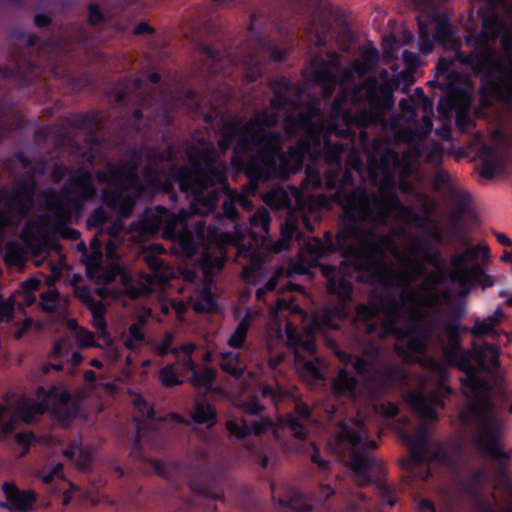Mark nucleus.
Returning a JSON list of instances; mask_svg holds the SVG:
<instances>
[{"label": "nucleus", "instance_id": "nucleus-1", "mask_svg": "<svg viewBox=\"0 0 512 512\" xmlns=\"http://www.w3.org/2000/svg\"><path fill=\"white\" fill-rule=\"evenodd\" d=\"M336 199L347 223L336 235L325 231L323 239H309L292 264L291 271L298 275H310L312 269L319 267L327 282V292L346 305L352 299V282L342 270L329 264L321 265L319 260L338 252L343 263L358 273L359 282L394 286V274L384 262L387 251L395 246L393 238L389 235L376 236L363 225L386 224L391 212L396 211L403 202L397 190L382 192L378 197L370 194L364 186H357L351 191L340 188L336 191Z\"/></svg>", "mask_w": 512, "mask_h": 512}, {"label": "nucleus", "instance_id": "nucleus-2", "mask_svg": "<svg viewBox=\"0 0 512 512\" xmlns=\"http://www.w3.org/2000/svg\"><path fill=\"white\" fill-rule=\"evenodd\" d=\"M449 360L456 359L457 367L464 372L460 378L470 399L468 406L460 412L463 424L473 418L480 420V433L474 437L476 449L494 463L497 478L509 476V460L512 452L506 450L502 437L506 432V419L498 413L503 411L512 394L506 371L501 367L500 354H444Z\"/></svg>", "mask_w": 512, "mask_h": 512}, {"label": "nucleus", "instance_id": "nucleus-3", "mask_svg": "<svg viewBox=\"0 0 512 512\" xmlns=\"http://www.w3.org/2000/svg\"><path fill=\"white\" fill-rule=\"evenodd\" d=\"M201 148L190 146L187 150L188 164L177 169L179 189L191 193V212L205 216L213 212L222 195L216 186L228 185L227 167L219 158L214 145L204 138L199 140Z\"/></svg>", "mask_w": 512, "mask_h": 512}, {"label": "nucleus", "instance_id": "nucleus-4", "mask_svg": "<svg viewBox=\"0 0 512 512\" xmlns=\"http://www.w3.org/2000/svg\"><path fill=\"white\" fill-rule=\"evenodd\" d=\"M12 39L24 41L28 56H15L9 66L0 67L2 77L14 82L24 89L39 79L71 78L68 69L59 56V51L70 53L64 40L54 41L47 38L43 41L35 33L27 34L23 28H16L10 34Z\"/></svg>", "mask_w": 512, "mask_h": 512}, {"label": "nucleus", "instance_id": "nucleus-5", "mask_svg": "<svg viewBox=\"0 0 512 512\" xmlns=\"http://www.w3.org/2000/svg\"><path fill=\"white\" fill-rule=\"evenodd\" d=\"M416 299V293L406 288L400 293L399 299L393 295L389 296L385 331L393 333L401 341H407L409 352H428L427 345L431 341L446 342L443 329L445 321L442 322L440 319L446 312L443 309L435 310L428 323L424 324L423 314L415 305ZM393 352L407 351L396 346Z\"/></svg>", "mask_w": 512, "mask_h": 512}, {"label": "nucleus", "instance_id": "nucleus-6", "mask_svg": "<svg viewBox=\"0 0 512 512\" xmlns=\"http://www.w3.org/2000/svg\"><path fill=\"white\" fill-rule=\"evenodd\" d=\"M481 19V30L469 31L465 37V44L470 48L469 52L459 51L457 60L470 68L472 73L482 79L490 77L498 71L494 66L482 64V59L487 53L492 54L496 61H502L497 56L495 43L500 39L501 48L507 54L508 61L512 55V23L509 25L499 14L498 9L493 7H481L477 11Z\"/></svg>", "mask_w": 512, "mask_h": 512}, {"label": "nucleus", "instance_id": "nucleus-7", "mask_svg": "<svg viewBox=\"0 0 512 512\" xmlns=\"http://www.w3.org/2000/svg\"><path fill=\"white\" fill-rule=\"evenodd\" d=\"M397 85L395 80L389 78L382 83H379L375 77L367 79L362 87L365 90L364 100L368 108L355 112L350 108L348 114H345L339 123L329 125V133L354 143L357 136L355 129H361L359 135L366 140L368 135L364 129L378 122L386 111L394 107V90Z\"/></svg>", "mask_w": 512, "mask_h": 512}, {"label": "nucleus", "instance_id": "nucleus-8", "mask_svg": "<svg viewBox=\"0 0 512 512\" xmlns=\"http://www.w3.org/2000/svg\"><path fill=\"white\" fill-rule=\"evenodd\" d=\"M365 433L363 421H357L355 427L341 421L339 433L335 439V452L341 454L345 445L350 448L349 467L359 479L360 484L368 486L373 478L380 477L382 462L371 452L378 447V443L364 436Z\"/></svg>", "mask_w": 512, "mask_h": 512}, {"label": "nucleus", "instance_id": "nucleus-9", "mask_svg": "<svg viewBox=\"0 0 512 512\" xmlns=\"http://www.w3.org/2000/svg\"><path fill=\"white\" fill-rule=\"evenodd\" d=\"M503 317L504 311L499 306L492 315L482 320L476 318L472 328L463 326L459 317L445 321L443 329L447 347L441 352H500L499 346L493 342H485V348L482 349L475 341L486 338L495 340L498 336V325Z\"/></svg>", "mask_w": 512, "mask_h": 512}, {"label": "nucleus", "instance_id": "nucleus-10", "mask_svg": "<svg viewBox=\"0 0 512 512\" xmlns=\"http://www.w3.org/2000/svg\"><path fill=\"white\" fill-rule=\"evenodd\" d=\"M97 194L93 174L84 167L73 169L60 190L45 193L47 208L54 216L66 220L82 211L84 204Z\"/></svg>", "mask_w": 512, "mask_h": 512}, {"label": "nucleus", "instance_id": "nucleus-11", "mask_svg": "<svg viewBox=\"0 0 512 512\" xmlns=\"http://www.w3.org/2000/svg\"><path fill=\"white\" fill-rule=\"evenodd\" d=\"M230 163L253 184L277 179L275 161L266 150H256L244 132L239 134L232 148Z\"/></svg>", "mask_w": 512, "mask_h": 512}, {"label": "nucleus", "instance_id": "nucleus-12", "mask_svg": "<svg viewBox=\"0 0 512 512\" xmlns=\"http://www.w3.org/2000/svg\"><path fill=\"white\" fill-rule=\"evenodd\" d=\"M270 89L272 91V98L270 99V106L276 112L268 110H261L257 112L249 121L248 128L253 126L273 127L278 123L279 111H294L299 106V101L302 93L301 87L293 83L290 79L282 76L270 82Z\"/></svg>", "mask_w": 512, "mask_h": 512}, {"label": "nucleus", "instance_id": "nucleus-13", "mask_svg": "<svg viewBox=\"0 0 512 512\" xmlns=\"http://www.w3.org/2000/svg\"><path fill=\"white\" fill-rule=\"evenodd\" d=\"M190 217L191 213L187 211L172 214L165 221L155 214H145L139 225L143 234L161 231L164 239L177 242L185 251H194V235L188 224Z\"/></svg>", "mask_w": 512, "mask_h": 512}, {"label": "nucleus", "instance_id": "nucleus-14", "mask_svg": "<svg viewBox=\"0 0 512 512\" xmlns=\"http://www.w3.org/2000/svg\"><path fill=\"white\" fill-rule=\"evenodd\" d=\"M482 64L494 66L498 71L482 79L479 86V102L484 108H490L495 102L512 105V55L510 66L502 61L493 59L492 54L487 53L482 59Z\"/></svg>", "mask_w": 512, "mask_h": 512}, {"label": "nucleus", "instance_id": "nucleus-15", "mask_svg": "<svg viewBox=\"0 0 512 512\" xmlns=\"http://www.w3.org/2000/svg\"><path fill=\"white\" fill-rule=\"evenodd\" d=\"M455 27L445 13H435L426 21H418L419 49L423 54H429L434 44L453 50L456 55L460 49V42L453 39Z\"/></svg>", "mask_w": 512, "mask_h": 512}, {"label": "nucleus", "instance_id": "nucleus-16", "mask_svg": "<svg viewBox=\"0 0 512 512\" xmlns=\"http://www.w3.org/2000/svg\"><path fill=\"white\" fill-rule=\"evenodd\" d=\"M242 132L248 136L256 150H266L275 161L277 179H286L297 173V169L293 168L287 155L281 151L279 132L267 131L263 127L257 126L249 129L248 121L242 124Z\"/></svg>", "mask_w": 512, "mask_h": 512}, {"label": "nucleus", "instance_id": "nucleus-17", "mask_svg": "<svg viewBox=\"0 0 512 512\" xmlns=\"http://www.w3.org/2000/svg\"><path fill=\"white\" fill-rule=\"evenodd\" d=\"M463 244L467 246L465 251L454 254L450 259L452 269L449 272V279L457 283L462 288V294L470 292L475 277L483 274V270L478 265L469 268L468 263L475 261L481 255L484 259L489 258L490 249L488 245L471 246L467 239L463 238Z\"/></svg>", "mask_w": 512, "mask_h": 512}, {"label": "nucleus", "instance_id": "nucleus-18", "mask_svg": "<svg viewBox=\"0 0 512 512\" xmlns=\"http://www.w3.org/2000/svg\"><path fill=\"white\" fill-rule=\"evenodd\" d=\"M110 184L101 192L102 202L122 217H129L136 204V198L127 187V172L118 164L109 163Z\"/></svg>", "mask_w": 512, "mask_h": 512}, {"label": "nucleus", "instance_id": "nucleus-19", "mask_svg": "<svg viewBox=\"0 0 512 512\" xmlns=\"http://www.w3.org/2000/svg\"><path fill=\"white\" fill-rule=\"evenodd\" d=\"M273 427V421L268 417L248 420L246 418H235L226 422V429L231 436L245 441L246 450L253 457L254 461L262 468L268 465V457L262 447L246 440L249 435L261 436Z\"/></svg>", "mask_w": 512, "mask_h": 512}, {"label": "nucleus", "instance_id": "nucleus-20", "mask_svg": "<svg viewBox=\"0 0 512 512\" xmlns=\"http://www.w3.org/2000/svg\"><path fill=\"white\" fill-rule=\"evenodd\" d=\"M431 363L435 370L439 372L441 381L436 390L430 392L428 395L422 393L410 395L409 403L422 420L434 422L438 420L436 407L443 408L445 406V398L452 394V389L444 382L446 371L443 366L433 359Z\"/></svg>", "mask_w": 512, "mask_h": 512}, {"label": "nucleus", "instance_id": "nucleus-21", "mask_svg": "<svg viewBox=\"0 0 512 512\" xmlns=\"http://www.w3.org/2000/svg\"><path fill=\"white\" fill-rule=\"evenodd\" d=\"M37 396L47 403L48 411L63 423H70L75 418L76 407L71 393L63 387H52L48 391L44 387L37 388Z\"/></svg>", "mask_w": 512, "mask_h": 512}, {"label": "nucleus", "instance_id": "nucleus-22", "mask_svg": "<svg viewBox=\"0 0 512 512\" xmlns=\"http://www.w3.org/2000/svg\"><path fill=\"white\" fill-rule=\"evenodd\" d=\"M190 488L207 500V512H215L217 506L214 501L222 500L224 496L219 476L211 468H203L194 472L190 478Z\"/></svg>", "mask_w": 512, "mask_h": 512}, {"label": "nucleus", "instance_id": "nucleus-23", "mask_svg": "<svg viewBox=\"0 0 512 512\" xmlns=\"http://www.w3.org/2000/svg\"><path fill=\"white\" fill-rule=\"evenodd\" d=\"M133 405L135 409L138 411L140 416L134 417V422L136 423V434L134 440V448L140 444L143 438V430L146 425V420L165 422L167 420H171L173 422L179 424H188V421L181 414L176 412H170L164 416H156L155 410L153 406H151L148 401L141 395L135 394L133 398Z\"/></svg>", "mask_w": 512, "mask_h": 512}, {"label": "nucleus", "instance_id": "nucleus-24", "mask_svg": "<svg viewBox=\"0 0 512 512\" xmlns=\"http://www.w3.org/2000/svg\"><path fill=\"white\" fill-rule=\"evenodd\" d=\"M303 135L296 144L289 147L287 157L297 172L303 165L304 158L311 153L313 147H320L322 138V126L311 122L303 131Z\"/></svg>", "mask_w": 512, "mask_h": 512}, {"label": "nucleus", "instance_id": "nucleus-25", "mask_svg": "<svg viewBox=\"0 0 512 512\" xmlns=\"http://www.w3.org/2000/svg\"><path fill=\"white\" fill-rule=\"evenodd\" d=\"M165 249L161 244L153 243L143 251V259L150 270V278L159 284H166L174 277L173 267L166 262L162 255Z\"/></svg>", "mask_w": 512, "mask_h": 512}, {"label": "nucleus", "instance_id": "nucleus-26", "mask_svg": "<svg viewBox=\"0 0 512 512\" xmlns=\"http://www.w3.org/2000/svg\"><path fill=\"white\" fill-rule=\"evenodd\" d=\"M312 411L308 404L297 401L294 407V413L283 415L279 422L288 432L298 440H305L308 436L306 424L311 421Z\"/></svg>", "mask_w": 512, "mask_h": 512}, {"label": "nucleus", "instance_id": "nucleus-27", "mask_svg": "<svg viewBox=\"0 0 512 512\" xmlns=\"http://www.w3.org/2000/svg\"><path fill=\"white\" fill-rule=\"evenodd\" d=\"M184 367L190 374L187 380L197 389H204L206 392H215L214 383L217 377V370L207 365H198L192 359L193 354H183Z\"/></svg>", "mask_w": 512, "mask_h": 512}, {"label": "nucleus", "instance_id": "nucleus-28", "mask_svg": "<svg viewBox=\"0 0 512 512\" xmlns=\"http://www.w3.org/2000/svg\"><path fill=\"white\" fill-rule=\"evenodd\" d=\"M318 323L314 322L303 328L301 331L291 322L285 325L286 344L293 349V352H299V348H303L304 352H317L315 345V332Z\"/></svg>", "mask_w": 512, "mask_h": 512}, {"label": "nucleus", "instance_id": "nucleus-29", "mask_svg": "<svg viewBox=\"0 0 512 512\" xmlns=\"http://www.w3.org/2000/svg\"><path fill=\"white\" fill-rule=\"evenodd\" d=\"M3 492L11 511L31 512L35 509L37 495L31 490H21L13 483H4Z\"/></svg>", "mask_w": 512, "mask_h": 512}, {"label": "nucleus", "instance_id": "nucleus-30", "mask_svg": "<svg viewBox=\"0 0 512 512\" xmlns=\"http://www.w3.org/2000/svg\"><path fill=\"white\" fill-rule=\"evenodd\" d=\"M127 160L120 163L124 170L127 172V187L131 188L137 196L141 195L143 190L141 177L139 175V168L144 157V147L133 146L127 152Z\"/></svg>", "mask_w": 512, "mask_h": 512}, {"label": "nucleus", "instance_id": "nucleus-31", "mask_svg": "<svg viewBox=\"0 0 512 512\" xmlns=\"http://www.w3.org/2000/svg\"><path fill=\"white\" fill-rule=\"evenodd\" d=\"M300 375L307 381L317 384L326 379V364L320 358L305 360L306 354H293Z\"/></svg>", "mask_w": 512, "mask_h": 512}, {"label": "nucleus", "instance_id": "nucleus-32", "mask_svg": "<svg viewBox=\"0 0 512 512\" xmlns=\"http://www.w3.org/2000/svg\"><path fill=\"white\" fill-rule=\"evenodd\" d=\"M47 411L48 406L47 403H43V398L40 402H37L23 396L16 403L14 415L19 421L32 424L37 420L38 416L47 413Z\"/></svg>", "mask_w": 512, "mask_h": 512}, {"label": "nucleus", "instance_id": "nucleus-33", "mask_svg": "<svg viewBox=\"0 0 512 512\" xmlns=\"http://www.w3.org/2000/svg\"><path fill=\"white\" fill-rule=\"evenodd\" d=\"M379 313V306L375 302L359 304L355 310V322L359 327H363L368 334H374L378 331Z\"/></svg>", "mask_w": 512, "mask_h": 512}, {"label": "nucleus", "instance_id": "nucleus-34", "mask_svg": "<svg viewBox=\"0 0 512 512\" xmlns=\"http://www.w3.org/2000/svg\"><path fill=\"white\" fill-rule=\"evenodd\" d=\"M483 158L481 161L480 176L485 179H493L503 166V160L498 150L489 145L482 148Z\"/></svg>", "mask_w": 512, "mask_h": 512}, {"label": "nucleus", "instance_id": "nucleus-35", "mask_svg": "<svg viewBox=\"0 0 512 512\" xmlns=\"http://www.w3.org/2000/svg\"><path fill=\"white\" fill-rule=\"evenodd\" d=\"M311 80L323 88L324 96L330 97L335 86L338 84V77L327 62H322L311 73Z\"/></svg>", "mask_w": 512, "mask_h": 512}, {"label": "nucleus", "instance_id": "nucleus-36", "mask_svg": "<svg viewBox=\"0 0 512 512\" xmlns=\"http://www.w3.org/2000/svg\"><path fill=\"white\" fill-rule=\"evenodd\" d=\"M358 379L345 369H340L337 377L332 383V392L337 397H356Z\"/></svg>", "mask_w": 512, "mask_h": 512}, {"label": "nucleus", "instance_id": "nucleus-37", "mask_svg": "<svg viewBox=\"0 0 512 512\" xmlns=\"http://www.w3.org/2000/svg\"><path fill=\"white\" fill-rule=\"evenodd\" d=\"M190 416L194 423L205 425L208 429L214 427L218 421L215 406L207 401H196Z\"/></svg>", "mask_w": 512, "mask_h": 512}, {"label": "nucleus", "instance_id": "nucleus-38", "mask_svg": "<svg viewBox=\"0 0 512 512\" xmlns=\"http://www.w3.org/2000/svg\"><path fill=\"white\" fill-rule=\"evenodd\" d=\"M446 102L452 110H469L472 96L468 89L449 82L447 84Z\"/></svg>", "mask_w": 512, "mask_h": 512}, {"label": "nucleus", "instance_id": "nucleus-39", "mask_svg": "<svg viewBox=\"0 0 512 512\" xmlns=\"http://www.w3.org/2000/svg\"><path fill=\"white\" fill-rule=\"evenodd\" d=\"M4 194V201L8 200V206H18L23 212H27L33 205L34 192L21 186L9 191L1 189Z\"/></svg>", "mask_w": 512, "mask_h": 512}, {"label": "nucleus", "instance_id": "nucleus-40", "mask_svg": "<svg viewBox=\"0 0 512 512\" xmlns=\"http://www.w3.org/2000/svg\"><path fill=\"white\" fill-rule=\"evenodd\" d=\"M98 123V114L95 111L73 114L68 121L70 127L85 131L89 135H94Z\"/></svg>", "mask_w": 512, "mask_h": 512}, {"label": "nucleus", "instance_id": "nucleus-41", "mask_svg": "<svg viewBox=\"0 0 512 512\" xmlns=\"http://www.w3.org/2000/svg\"><path fill=\"white\" fill-rule=\"evenodd\" d=\"M201 53L205 57V64L209 73L218 75L223 72L228 60L224 59L223 53L209 45L201 46Z\"/></svg>", "mask_w": 512, "mask_h": 512}, {"label": "nucleus", "instance_id": "nucleus-42", "mask_svg": "<svg viewBox=\"0 0 512 512\" xmlns=\"http://www.w3.org/2000/svg\"><path fill=\"white\" fill-rule=\"evenodd\" d=\"M221 360H220V367L221 369L229 374L230 376L234 377L235 379H239L243 376L246 365L244 361L241 359V356L243 354H220Z\"/></svg>", "mask_w": 512, "mask_h": 512}, {"label": "nucleus", "instance_id": "nucleus-43", "mask_svg": "<svg viewBox=\"0 0 512 512\" xmlns=\"http://www.w3.org/2000/svg\"><path fill=\"white\" fill-rule=\"evenodd\" d=\"M281 238L277 242L278 250H287L290 248L293 238L300 239L302 232L295 220L287 219L281 224Z\"/></svg>", "mask_w": 512, "mask_h": 512}, {"label": "nucleus", "instance_id": "nucleus-44", "mask_svg": "<svg viewBox=\"0 0 512 512\" xmlns=\"http://www.w3.org/2000/svg\"><path fill=\"white\" fill-rule=\"evenodd\" d=\"M450 199L455 205V215H453L452 218L455 219L456 222H459L462 216L468 211L471 197L465 191L451 188Z\"/></svg>", "mask_w": 512, "mask_h": 512}, {"label": "nucleus", "instance_id": "nucleus-45", "mask_svg": "<svg viewBox=\"0 0 512 512\" xmlns=\"http://www.w3.org/2000/svg\"><path fill=\"white\" fill-rule=\"evenodd\" d=\"M250 324L251 314L247 313L238 323L235 331L231 334L228 340V344L231 348L240 349L243 347Z\"/></svg>", "mask_w": 512, "mask_h": 512}, {"label": "nucleus", "instance_id": "nucleus-46", "mask_svg": "<svg viewBox=\"0 0 512 512\" xmlns=\"http://www.w3.org/2000/svg\"><path fill=\"white\" fill-rule=\"evenodd\" d=\"M177 100L185 106L191 114H198L201 111V100L198 92L194 89L179 91Z\"/></svg>", "mask_w": 512, "mask_h": 512}, {"label": "nucleus", "instance_id": "nucleus-47", "mask_svg": "<svg viewBox=\"0 0 512 512\" xmlns=\"http://www.w3.org/2000/svg\"><path fill=\"white\" fill-rule=\"evenodd\" d=\"M222 126L219 131V137L235 145L239 134L242 132V123L238 119H221Z\"/></svg>", "mask_w": 512, "mask_h": 512}, {"label": "nucleus", "instance_id": "nucleus-48", "mask_svg": "<svg viewBox=\"0 0 512 512\" xmlns=\"http://www.w3.org/2000/svg\"><path fill=\"white\" fill-rule=\"evenodd\" d=\"M396 211L401 220L407 223H414L419 228H424L428 222H431L429 217L421 216L412 206L405 205L404 203Z\"/></svg>", "mask_w": 512, "mask_h": 512}, {"label": "nucleus", "instance_id": "nucleus-49", "mask_svg": "<svg viewBox=\"0 0 512 512\" xmlns=\"http://www.w3.org/2000/svg\"><path fill=\"white\" fill-rule=\"evenodd\" d=\"M362 61L356 63L355 71L359 75H365L376 67L379 61V52L376 48H369L363 51Z\"/></svg>", "mask_w": 512, "mask_h": 512}, {"label": "nucleus", "instance_id": "nucleus-50", "mask_svg": "<svg viewBox=\"0 0 512 512\" xmlns=\"http://www.w3.org/2000/svg\"><path fill=\"white\" fill-rule=\"evenodd\" d=\"M161 170L159 167L144 166L141 171V182L143 190L141 194H144L147 189L153 190L154 187L160 185Z\"/></svg>", "mask_w": 512, "mask_h": 512}, {"label": "nucleus", "instance_id": "nucleus-51", "mask_svg": "<svg viewBox=\"0 0 512 512\" xmlns=\"http://www.w3.org/2000/svg\"><path fill=\"white\" fill-rule=\"evenodd\" d=\"M349 100V94L346 91L339 92L331 103V114L333 117L332 123H339L340 119L348 114L350 108L346 107V104Z\"/></svg>", "mask_w": 512, "mask_h": 512}, {"label": "nucleus", "instance_id": "nucleus-52", "mask_svg": "<svg viewBox=\"0 0 512 512\" xmlns=\"http://www.w3.org/2000/svg\"><path fill=\"white\" fill-rule=\"evenodd\" d=\"M487 477V471L485 468L480 467L472 471L467 481L464 483V492L468 495H476L478 488L482 485Z\"/></svg>", "mask_w": 512, "mask_h": 512}, {"label": "nucleus", "instance_id": "nucleus-53", "mask_svg": "<svg viewBox=\"0 0 512 512\" xmlns=\"http://www.w3.org/2000/svg\"><path fill=\"white\" fill-rule=\"evenodd\" d=\"M345 151V146L341 143H330L325 140V144L322 150L325 161L331 165H340L342 154Z\"/></svg>", "mask_w": 512, "mask_h": 512}, {"label": "nucleus", "instance_id": "nucleus-54", "mask_svg": "<svg viewBox=\"0 0 512 512\" xmlns=\"http://www.w3.org/2000/svg\"><path fill=\"white\" fill-rule=\"evenodd\" d=\"M261 396L269 399L273 404L278 405L285 398L290 396V392L282 388L278 383L274 385L265 384L261 387Z\"/></svg>", "mask_w": 512, "mask_h": 512}, {"label": "nucleus", "instance_id": "nucleus-55", "mask_svg": "<svg viewBox=\"0 0 512 512\" xmlns=\"http://www.w3.org/2000/svg\"><path fill=\"white\" fill-rule=\"evenodd\" d=\"M292 13L293 4L291 0H274L272 7L270 8L269 19L277 22L278 24H284L285 18L283 13Z\"/></svg>", "mask_w": 512, "mask_h": 512}, {"label": "nucleus", "instance_id": "nucleus-56", "mask_svg": "<svg viewBox=\"0 0 512 512\" xmlns=\"http://www.w3.org/2000/svg\"><path fill=\"white\" fill-rule=\"evenodd\" d=\"M341 361H352L357 374L365 376L370 373V363L363 357L366 354H336ZM378 356L379 354H372Z\"/></svg>", "mask_w": 512, "mask_h": 512}, {"label": "nucleus", "instance_id": "nucleus-57", "mask_svg": "<svg viewBox=\"0 0 512 512\" xmlns=\"http://www.w3.org/2000/svg\"><path fill=\"white\" fill-rule=\"evenodd\" d=\"M278 503L282 507L290 508L292 512H312V507L305 504L301 495L297 492L289 497H280Z\"/></svg>", "mask_w": 512, "mask_h": 512}, {"label": "nucleus", "instance_id": "nucleus-58", "mask_svg": "<svg viewBox=\"0 0 512 512\" xmlns=\"http://www.w3.org/2000/svg\"><path fill=\"white\" fill-rule=\"evenodd\" d=\"M143 325L144 322L142 320L134 322L130 325L127 338L125 339V346L128 349H135L141 342L144 341Z\"/></svg>", "mask_w": 512, "mask_h": 512}, {"label": "nucleus", "instance_id": "nucleus-59", "mask_svg": "<svg viewBox=\"0 0 512 512\" xmlns=\"http://www.w3.org/2000/svg\"><path fill=\"white\" fill-rule=\"evenodd\" d=\"M62 463H50L38 474L39 479L45 484H51L56 478H63Z\"/></svg>", "mask_w": 512, "mask_h": 512}, {"label": "nucleus", "instance_id": "nucleus-60", "mask_svg": "<svg viewBox=\"0 0 512 512\" xmlns=\"http://www.w3.org/2000/svg\"><path fill=\"white\" fill-rule=\"evenodd\" d=\"M199 300L205 303V306L202 303L195 304V310L198 312H214L217 309V301L214 295L208 288L203 289V291L199 295Z\"/></svg>", "mask_w": 512, "mask_h": 512}, {"label": "nucleus", "instance_id": "nucleus-61", "mask_svg": "<svg viewBox=\"0 0 512 512\" xmlns=\"http://www.w3.org/2000/svg\"><path fill=\"white\" fill-rule=\"evenodd\" d=\"M69 326L76 330V341L80 348L94 347V334L91 331L79 328L75 320Z\"/></svg>", "mask_w": 512, "mask_h": 512}, {"label": "nucleus", "instance_id": "nucleus-62", "mask_svg": "<svg viewBox=\"0 0 512 512\" xmlns=\"http://www.w3.org/2000/svg\"><path fill=\"white\" fill-rule=\"evenodd\" d=\"M5 260L8 264H20L24 260V252L18 242H11L6 246Z\"/></svg>", "mask_w": 512, "mask_h": 512}, {"label": "nucleus", "instance_id": "nucleus-63", "mask_svg": "<svg viewBox=\"0 0 512 512\" xmlns=\"http://www.w3.org/2000/svg\"><path fill=\"white\" fill-rule=\"evenodd\" d=\"M42 309L47 312H53L57 309L60 300V294L56 289L43 292L40 296Z\"/></svg>", "mask_w": 512, "mask_h": 512}, {"label": "nucleus", "instance_id": "nucleus-64", "mask_svg": "<svg viewBox=\"0 0 512 512\" xmlns=\"http://www.w3.org/2000/svg\"><path fill=\"white\" fill-rule=\"evenodd\" d=\"M159 380L165 387H173L181 383L179 375L172 366H165L159 372Z\"/></svg>", "mask_w": 512, "mask_h": 512}]
</instances>
